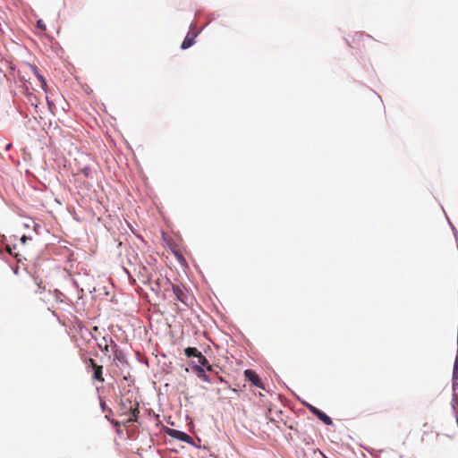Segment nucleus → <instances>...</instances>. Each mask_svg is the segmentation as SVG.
I'll list each match as a JSON object with an SVG mask.
<instances>
[{"mask_svg":"<svg viewBox=\"0 0 458 458\" xmlns=\"http://www.w3.org/2000/svg\"><path fill=\"white\" fill-rule=\"evenodd\" d=\"M428 435H432V436H435V437L437 436V434H435L433 430H424V433H423L421 440L425 441L426 440L425 437L428 436Z\"/></svg>","mask_w":458,"mask_h":458,"instance_id":"f3484780","label":"nucleus"},{"mask_svg":"<svg viewBox=\"0 0 458 458\" xmlns=\"http://www.w3.org/2000/svg\"><path fill=\"white\" fill-rule=\"evenodd\" d=\"M37 28L39 29L42 31H45L46 29H47L46 28V24H45V22L42 20H38L37 21Z\"/></svg>","mask_w":458,"mask_h":458,"instance_id":"dca6fc26","label":"nucleus"},{"mask_svg":"<svg viewBox=\"0 0 458 458\" xmlns=\"http://www.w3.org/2000/svg\"><path fill=\"white\" fill-rule=\"evenodd\" d=\"M11 148H12V144H11V143H9V144H7V145H6V147H5V150H7V151H8Z\"/></svg>","mask_w":458,"mask_h":458,"instance_id":"aec40b11","label":"nucleus"},{"mask_svg":"<svg viewBox=\"0 0 458 458\" xmlns=\"http://www.w3.org/2000/svg\"><path fill=\"white\" fill-rule=\"evenodd\" d=\"M310 411L316 415L321 421H323L326 425H332L333 421L329 416H327L325 412L320 411L319 409L310 406Z\"/></svg>","mask_w":458,"mask_h":458,"instance_id":"6e6552de","label":"nucleus"},{"mask_svg":"<svg viewBox=\"0 0 458 458\" xmlns=\"http://www.w3.org/2000/svg\"><path fill=\"white\" fill-rule=\"evenodd\" d=\"M170 435L180 439V440L186 441V442H189V440L191 439V437L189 435H187L186 433L179 431V430H175V429H173L172 433Z\"/></svg>","mask_w":458,"mask_h":458,"instance_id":"ddd939ff","label":"nucleus"},{"mask_svg":"<svg viewBox=\"0 0 458 458\" xmlns=\"http://www.w3.org/2000/svg\"><path fill=\"white\" fill-rule=\"evenodd\" d=\"M197 359L198 362L203 367H205L208 363L207 358L202 353H200Z\"/></svg>","mask_w":458,"mask_h":458,"instance_id":"2eb2a0df","label":"nucleus"},{"mask_svg":"<svg viewBox=\"0 0 458 458\" xmlns=\"http://www.w3.org/2000/svg\"><path fill=\"white\" fill-rule=\"evenodd\" d=\"M86 365L87 370L90 369L93 371L92 380L99 383H103L105 378L103 377V366L98 365L96 360L92 358H82Z\"/></svg>","mask_w":458,"mask_h":458,"instance_id":"f03ea898","label":"nucleus"},{"mask_svg":"<svg viewBox=\"0 0 458 458\" xmlns=\"http://www.w3.org/2000/svg\"><path fill=\"white\" fill-rule=\"evenodd\" d=\"M369 39H370L369 35H366L361 31H357L352 35L351 40H348V44L352 48L361 49V48L365 47L364 41L369 40Z\"/></svg>","mask_w":458,"mask_h":458,"instance_id":"7ed1b4c3","label":"nucleus"},{"mask_svg":"<svg viewBox=\"0 0 458 458\" xmlns=\"http://www.w3.org/2000/svg\"><path fill=\"white\" fill-rule=\"evenodd\" d=\"M98 346L105 353L111 352L109 338L103 337L102 341L98 344Z\"/></svg>","mask_w":458,"mask_h":458,"instance_id":"f8f14e48","label":"nucleus"},{"mask_svg":"<svg viewBox=\"0 0 458 458\" xmlns=\"http://www.w3.org/2000/svg\"><path fill=\"white\" fill-rule=\"evenodd\" d=\"M32 71H33L34 74L36 75L37 79L38 80V81L40 82V86H41L42 89L44 91H47V81L44 78V76L38 72V70L36 66H32Z\"/></svg>","mask_w":458,"mask_h":458,"instance_id":"9d476101","label":"nucleus"},{"mask_svg":"<svg viewBox=\"0 0 458 458\" xmlns=\"http://www.w3.org/2000/svg\"><path fill=\"white\" fill-rule=\"evenodd\" d=\"M451 406L455 413L456 422L458 423V382H453V394L451 400Z\"/></svg>","mask_w":458,"mask_h":458,"instance_id":"423d86ee","label":"nucleus"},{"mask_svg":"<svg viewBox=\"0 0 458 458\" xmlns=\"http://www.w3.org/2000/svg\"><path fill=\"white\" fill-rule=\"evenodd\" d=\"M111 352L114 354L113 362L119 366V363L125 362V355L119 346L109 337Z\"/></svg>","mask_w":458,"mask_h":458,"instance_id":"39448f33","label":"nucleus"},{"mask_svg":"<svg viewBox=\"0 0 458 458\" xmlns=\"http://www.w3.org/2000/svg\"><path fill=\"white\" fill-rule=\"evenodd\" d=\"M111 422L114 425V427H120V422L114 420H112Z\"/></svg>","mask_w":458,"mask_h":458,"instance_id":"a211bd4d","label":"nucleus"},{"mask_svg":"<svg viewBox=\"0 0 458 458\" xmlns=\"http://www.w3.org/2000/svg\"><path fill=\"white\" fill-rule=\"evenodd\" d=\"M207 368V370L213 371V367L208 363V365L205 366Z\"/></svg>","mask_w":458,"mask_h":458,"instance_id":"6ab92c4d","label":"nucleus"},{"mask_svg":"<svg viewBox=\"0 0 458 458\" xmlns=\"http://www.w3.org/2000/svg\"><path fill=\"white\" fill-rule=\"evenodd\" d=\"M244 376H245L246 379L248 381L251 382L255 386L259 387V388H264L260 377L255 371H253L251 369H246L244 371Z\"/></svg>","mask_w":458,"mask_h":458,"instance_id":"0eeeda50","label":"nucleus"},{"mask_svg":"<svg viewBox=\"0 0 458 458\" xmlns=\"http://www.w3.org/2000/svg\"><path fill=\"white\" fill-rule=\"evenodd\" d=\"M165 283L171 286L173 293L174 295V300L181 301L182 303H187L188 301V293L183 286L178 284H172L168 279H165Z\"/></svg>","mask_w":458,"mask_h":458,"instance_id":"20e7f679","label":"nucleus"},{"mask_svg":"<svg viewBox=\"0 0 458 458\" xmlns=\"http://www.w3.org/2000/svg\"><path fill=\"white\" fill-rule=\"evenodd\" d=\"M140 403L136 398L131 399V397L123 396L120 402V416H129L123 424L124 426L138 420L140 414Z\"/></svg>","mask_w":458,"mask_h":458,"instance_id":"f257e3e1","label":"nucleus"},{"mask_svg":"<svg viewBox=\"0 0 458 458\" xmlns=\"http://www.w3.org/2000/svg\"><path fill=\"white\" fill-rule=\"evenodd\" d=\"M196 37H197V34L195 32L188 33L181 45V48L187 49V48L191 47L194 44Z\"/></svg>","mask_w":458,"mask_h":458,"instance_id":"1a4fd4ad","label":"nucleus"},{"mask_svg":"<svg viewBox=\"0 0 458 458\" xmlns=\"http://www.w3.org/2000/svg\"><path fill=\"white\" fill-rule=\"evenodd\" d=\"M101 405H102V408H105V403H102Z\"/></svg>","mask_w":458,"mask_h":458,"instance_id":"412c9836","label":"nucleus"},{"mask_svg":"<svg viewBox=\"0 0 458 458\" xmlns=\"http://www.w3.org/2000/svg\"><path fill=\"white\" fill-rule=\"evenodd\" d=\"M194 371L197 373V376L202 380L210 383V377L206 374L204 369L201 366L196 365L194 367Z\"/></svg>","mask_w":458,"mask_h":458,"instance_id":"9b49d317","label":"nucleus"},{"mask_svg":"<svg viewBox=\"0 0 458 458\" xmlns=\"http://www.w3.org/2000/svg\"><path fill=\"white\" fill-rule=\"evenodd\" d=\"M184 353L188 358L191 357H196L198 358L199 355L201 353L197 348L195 347H188L184 350Z\"/></svg>","mask_w":458,"mask_h":458,"instance_id":"4468645a","label":"nucleus"}]
</instances>
